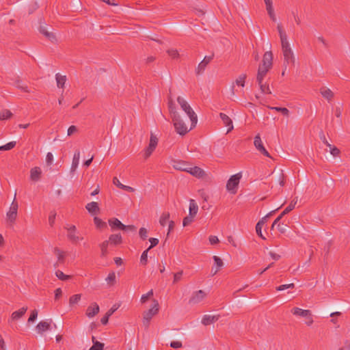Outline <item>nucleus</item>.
Masks as SVG:
<instances>
[{
  "instance_id": "f257e3e1",
  "label": "nucleus",
  "mask_w": 350,
  "mask_h": 350,
  "mask_svg": "<svg viewBox=\"0 0 350 350\" xmlns=\"http://www.w3.org/2000/svg\"><path fill=\"white\" fill-rule=\"evenodd\" d=\"M273 62V54L271 51H267L265 53L262 59V64H260L258 69V73L256 76V81L258 83H260L261 81H263L265 77L267 74L268 71L272 67Z\"/></svg>"
},
{
  "instance_id": "f03ea898",
  "label": "nucleus",
  "mask_w": 350,
  "mask_h": 350,
  "mask_svg": "<svg viewBox=\"0 0 350 350\" xmlns=\"http://www.w3.org/2000/svg\"><path fill=\"white\" fill-rule=\"evenodd\" d=\"M177 102L180 105L181 109L187 114L191 122L190 129L196 126L198 118L196 113L193 111L189 103L181 96L177 98Z\"/></svg>"
},
{
  "instance_id": "7ed1b4c3",
  "label": "nucleus",
  "mask_w": 350,
  "mask_h": 350,
  "mask_svg": "<svg viewBox=\"0 0 350 350\" xmlns=\"http://www.w3.org/2000/svg\"><path fill=\"white\" fill-rule=\"evenodd\" d=\"M172 119L177 133L180 135H185L189 132V129H188L180 114L178 116L174 115V117L172 118Z\"/></svg>"
},
{
  "instance_id": "20e7f679",
  "label": "nucleus",
  "mask_w": 350,
  "mask_h": 350,
  "mask_svg": "<svg viewBox=\"0 0 350 350\" xmlns=\"http://www.w3.org/2000/svg\"><path fill=\"white\" fill-rule=\"evenodd\" d=\"M153 306L147 311L143 313V324L146 328H148L150 321L152 317L157 314L159 312V303L156 299L153 300Z\"/></svg>"
},
{
  "instance_id": "39448f33",
  "label": "nucleus",
  "mask_w": 350,
  "mask_h": 350,
  "mask_svg": "<svg viewBox=\"0 0 350 350\" xmlns=\"http://www.w3.org/2000/svg\"><path fill=\"white\" fill-rule=\"evenodd\" d=\"M64 228L67 230V237L72 243H77L79 241L83 239L82 237L79 235V232L75 225H66Z\"/></svg>"
},
{
  "instance_id": "423d86ee",
  "label": "nucleus",
  "mask_w": 350,
  "mask_h": 350,
  "mask_svg": "<svg viewBox=\"0 0 350 350\" xmlns=\"http://www.w3.org/2000/svg\"><path fill=\"white\" fill-rule=\"evenodd\" d=\"M242 177L241 172L232 175L227 182L226 189L230 193L234 194L237 192V187Z\"/></svg>"
},
{
  "instance_id": "0eeeda50",
  "label": "nucleus",
  "mask_w": 350,
  "mask_h": 350,
  "mask_svg": "<svg viewBox=\"0 0 350 350\" xmlns=\"http://www.w3.org/2000/svg\"><path fill=\"white\" fill-rule=\"evenodd\" d=\"M157 144H158L157 137L151 133L149 145L145 150L144 154L145 159H148L152 154L153 151L155 150V148L157 146Z\"/></svg>"
},
{
  "instance_id": "6e6552de",
  "label": "nucleus",
  "mask_w": 350,
  "mask_h": 350,
  "mask_svg": "<svg viewBox=\"0 0 350 350\" xmlns=\"http://www.w3.org/2000/svg\"><path fill=\"white\" fill-rule=\"evenodd\" d=\"M206 296V293L202 290L195 291L190 297L189 303L193 305L198 304L200 303Z\"/></svg>"
},
{
  "instance_id": "1a4fd4ad",
  "label": "nucleus",
  "mask_w": 350,
  "mask_h": 350,
  "mask_svg": "<svg viewBox=\"0 0 350 350\" xmlns=\"http://www.w3.org/2000/svg\"><path fill=\"white\" fill-rule=\"evenodd\" d=\"M254 146L264 156L267 157H271L268 151L265 149V148L263 146L262 142L261 140V138L260 137V135L258 134L254 137Z\"/></svg>"
},
{
  "instance_id": "9d476101",
  "label": "nucleus",
  "mask_w": 350,
  "mask_h": 350,
  "mask_svg": "<svg viewBox=\"0 0 350 350\" xmlns=\"http://www.w3.org/2000/svg\"><path fill=\"white\" fill-rule=\"evenodd\" d=\"M214 55L212 54L209 56H205L203 60L198 64V68L196 69V74L200 75L204 72L206 66L211 62L213 58Z\"/></svg>"
},
{
  "instance_id": "9b49d317",
  "label": "nucleus",
  "mask_w": 350,
  "mask_h": 350,
  "mask_svg": "<svg viewBox=\"0 0 350 350\" xmlns=\"http://www.w3.org/2000/svg\"><path fill=\"white\" fill-rule=\"evenodd\" d=\"M52 320L40 321L36 327V329L39 334H42L44 332L51 329V323Z\"/></svg>"
},
{
  "instance_id": "f8f14e48",
  "label": "nucleus",
  "mask_w": 350,
  "mask_h": 350,
  "mask_svg": "<svg viewBox=\"0 0 350 350\" xmlns=\"http://www.w3.org/2000/svg\"><path fill=\"white\" fill-rule=\"evenodd\" d=\"M54 254L57 258V262L54 264V267L57 268L59 266V264H63L65 260L66 252L61 250L58 247H55L53 249Z\"/></svg>"
},
{
  "instance_id": "ddd939ff",
  "label": "nucleus",
  "mask_w": 350,
  "mask_h": 350,
  "mask_svg": "<svg viewBox=\"0 0 350 350\" xmlns=\"http://www.w3.org/2000/svg\"><path fill=\"white\" fill-rule=\"evenodd\" d=\"M99 306L96 302H94L88 307L86 310V315L89 318H92L99 312Z\"/></svg>"
},
{
  "instance_id": "4468645a",
  "label": "nucleus",
  "mask_w": 350,
  "mask_h": 350,
  "mask_svg": "<svg viewBox=\"0 0 350 350\" xmlns=\"http://www.w3.org/2000/svg\"><path fill=\"white\" fill-rule=\"evenodd\" d=\"M219 117L221 118L223 124L228 127L227 133L230 132L234 128L232 119L224 113H220Z\"/></svg>"
},
{
  "instance_id": "2eb2a0df",
  "label": "nucleus",
  "mask_w": 350,
  "mask_h": 350,
  "mask_svg": "<svg viewBox=\"0 0 350 350\" xmlns=\"http://www.w3.org/2000/svg\"><path fill=\"white\" fill-rule=\"evenodd\" d=\"M109 224L112 230L118 229L126 230V225L123 224L118 219L113 218L109 220Z\"/></svg>"
},
{
  "instance_id": "dca6fc26",
  "label": "nucleus",
  "mask_w": 350,
  "mask_h": 350,
  "mask_svg": "<svg viewBox=\"0 0 350 350\" xmlns=\"http://www.w3.org/2000/svg\"><path fill=\"white\" fill-rule=\"evenodd\" d=\"M246 78H247L246 74H241L237 78L234 83H233V84L231 87V92H232V95H234V84H236L238 86H241V87L243 88L245 86Z\"/></svg>"
},
{
  "instance_id": "f3484780",
  "label": "nucleus",
  "mask_w": 350,
  "mask_h": 350,
  "mask_svg": "<svg viewBox=\"0 0 350 350\" xmlns=\"http://www.w3.org/2000/svg\"><path fill=\"white\" fill-rule=\"evenodd\" d=\"M188 172L191 174L192 176L198 178H202L205 176V172L202 168L198 166H190Z\"/></svg>"
},
{
  "instance_id": "a211bd4d",
  "label": "nucleus",
  "mask_w": 350,
  "mask_h": 350,
  "mask_svg": "<svg viewBox=\"0 0 350 350\" xmlns=\"http://www.w3.org/2000/svg\"><path fill=\"white\" fill-rule=\"evenodd\" d=\"M273 176L275 177V180L279 183L280 187L284 185L285 176L282 170H274L272 172Z\"/></svg>"
},
{
  "instance_id": "6ab92c4d",
  "label": "nucleus",
  "mask_w": 350,
  "mask_h": 350,
  "mask_svg": "<svg viewBox=\"0 0 350 350\" xmlns=\"http://www.w3.org/2000/svg\"><path fill=\"white\" fill-rule=\"evenodd\" d=\"M42 170L39 167H34L30 170V178L33 181H38L41 178Z\"/></svg>"
},
{
  "instance_id": "aec40b11",
  "label": "nucleus",
  "mask_w": 350,
  "mask_h": 350,
  "mask_svg": "<svg viewBox=\"0 0 350 350\" xmlns=\"http://www.w3.org/2000/svg\"><path fill=\"white\" fill-rule=\"evenodd\" d=\"M291 312L295 316L306 318V317H309V315H310L311 311L309 310H303L301 308L295 307L291 310Z\"/></svg>"
},
{
  "instance_id": "412c9836",
  "label": "nucleus",
  "mask_w": 350,
  "mask_h": 350,
  "mask_svg": "<svg viewBox=\"0 0 350 350\" xmlns=\"http://www.w3.org/2000/svg\"><path fill=\"white\" fill-rule=\"evenodd\" d=\"M219 318V315H204L202 319V323L204 325H208L215 321Z\"/></svg>"
},
{
  "instance_id": "4be33fe9",
  "label": "nucleus",
  "mask_w": 350,
  "mask_h": 350,
  "mask_svg": "<svg viewBox=\"0 0 350 350\" xmlns=\"http://www.w3.org/2000/svg\"><path fill=\"white\" fill-rule=\"evenodd\" d=\"M320 93L322 95V96L327 99L328 101H330L334 98V93L333 92L326 87H322L320 89Z\"/></svg>"
},
{
  "instance_id": "5701e85b",
  "label": "nucleus",
  "mask_w": 350,
  "mask_h": 350,
  "mask_svg": "<svg viewBox=\"0 0 350 350\" xmlns=\"http://www.w3.org/2000/svg\"><path fill=\"white\" fill-rule=\"evenodd\" d=\"M85 208L92 215H96L100 211L98 204L97 202H92L87 204V205L85 206Z\"/></svg>"
},
{
  "instance_id": "b1692460",
  "label": "nucleus",
  "mask_w": 350,
  "mask_h": 350,
  "mask_svg": "<svg viewBox=\"0 0 350 350\" xmlns=\"http://www.w3.org/2000/svg\"><path fill=\"white\" fill-rule=\"evenodd\" d=\"M79 159H80V151L79 150H77L75 152L72 161V165H71V168H70L71 172H74L77 170V168L79 165Z\"/></svg>"
},
{
  "instance_id": "393cba45",
  "label": "nucleus",
  "mask_w": 350,
  "mask_h": 350,
  "mask_svg": "<svg viewBox=\"0 0 350 350\" xmlns=\"http://www.w3.org/2000/svg\"><path fill=\"white\" fill-rule=\"evenodd\" d=\"M27 309V307H23L20 310L12 312L11 319L12 321H17L20 319L25 314Z\"/></svg>"
},
{
  "instance_id": "a878e982",
  "label": "nucleus",
  "mask_w": 350,
  "mask_h": 350,
  "mask_svg": "<svg viewBox=\"0 0 350 350\" xmlns=\"http://www.w3.org/2000/svg\"><path fill=\"white\" fill-rule=\"evenodd\" d=\"M198 211V206L193 199L189 200V215L196 217Z\"/></svg>"
},
{
  "instance_id": "bb28decb",
  "label": "nucleus",
  "mask_w": 350,
  "mask_h": 350,
  "mask_svg": "<svg viewBox=\"0 0 350 350\" xmlns=\"http://www.w3.org/2000/svg\"><path fill=\"white\" fill-rule=\"evenodd\" d=\"M190 166L191 165L188 164L187 162L182 161L175 162V164L174 165L175 169L187 172H188Z\"/></svg>"
},
{
  "instance_id": "cd10ccee",
  "label": "nucleus",
  "mask_w": 350,
  "mask_h": 350,
  "mask_svg": "<svg viewBox=\"0 0 350 350\" xmlns=\"http://www.w3.org/2000/svg\"><path fill=\"white\" fill-rule=\"evenodd\" d=\"M13 85L16 86L18 89L21 90L25 92H30V90L29 89L28 85L19 79H16L13 83Z\"/></svg>"
},
{
  "instance_id": "c85d7f7f",
  "label": "nucleus",
  "mask_w": 350,
  "mask_h": 350,
  "mask_svg": "<svg viewBox=\"0 0 350 350\" xmlns=\"http://www.w3.org/2000/svg\"><path fill=\"white\" fill-rule=\"evenodd\" d=\"M283 55L284 58V61L289 64V63H294L295 62V57L293 53L292 49H289L287 51H282Z\"/></svg>"
},
{
  "instance_id": "c756f323",
  "label": "nucleus",
  "mask_w": 350,
  "mask_h": 350,
  "mask_svg": "<svg viewBox=\"0 0 350 350\" xmlns=\"http://www.w3.org/2000/svg\"><path fill=\"white\" fill-rule=\"evenodd\" d=\"M113 183L116 185L118 187L123 189V190H125V191H129V192H133L134 191V189L130 186H126V185H124L123 184H122L120 183V181L118 180V178L116 177H114L113 179Z\"/></svg>"
},
{
  "instance_id": "7c9ffc66",
  "label": "nucleus",
  "mask_w": 350,
  "mask_h": 350,
  "mask_svg": "<svg viewBox=\"0 0 350 350\" xmlns=\"http://www.w3.org/2000/svg\"><path fill=\"white\" fill-rule=\"evenodd\" d=\"M108 241L111 244L118 245L122 243V236L120 234H111Z\"/></svg>"
},
{
  "instance_id": "2f4dec72",
  "label": "nucleus",
  "mask_w": 350,
  "mask_h": 350,
  "mask_svg": "<svg viewBox=\"0 0 350 350\" xmlns=\"http://www.w3.org/2000/svg\"><path fill=\"white\" fill-rule=\"evenodd\" d=\"M168 108L171 115V118L174 117V115L178 116L179 113L177 111L175 103L172 99L170 98L168 101Z\"/></svg>"
},
{
  "instance_id": "473e14b6",
  "label": "nucleus",
  "mask_w": 350,
  "mask_h": 350,
  "mask_svg": "<svg viewBox=\"0 0 350 350\" xmlns=\"http://www.w3.org/2000/svg\"><path fill=\"white\" fill-rule=\"evenodd\" d=\"M265 3H266V9L268 12V14H269L270 18L272 19V21H275L276 18H275V15L274 14L273 9L272 7V1H265Z\"/></svg>"
},
{
  "instance_id": "72a5a7b5",
  "label": "nucleus",
  "mask_w": 350,
  "mask_h": 350,
  "mask_svg": "<svg viewBox=\"0 0 350 350\" xmlns=\"http://www.w3.org/2000/svg\"><path fill=\"white\" fill-rule=\"evenodd\" d=\"M275 211L271 212L269 214H268L267 216H265V217H263L260 221H259L256 226V232L257 233V234L258 236H261V233H262V226L265 223V220L266 219V218L267 217H269V215H271L272 213H273Z\"/></svg>"
},
{
  "instance_id": "f704fd0d",
  "label": "nucleus",
  "mask_w": 350,
  "mask_h": 350,
  "mask_svg": "<svg viewBox=\"0 0 350 350\" xmlns=\"http://www.w3.org/2000/svg\"><path fill=\"white\" fill-rule=\"evenodd\" d=\"M170 213L168 212L163 213L159 218V224L164 227L167 223H169Z\"/></svg>"
},
{
  "instance_id": "c9c22d12",
  "label": "nucleus",
  "mask_w": 350,
  "mask_h": 350,
  "mask_svg": "<svg viewBox=\"0 0 350 350\" xmlns=\"http://www.w3.org/2000/svg\"><path fill=\"white\" fill-rule=\"evenodd\" d=\"M55 79H56L57 87L62 88L66 83V77L61 75L60 74L57 73L55 75Z\"/></svg>"
},
{
  "instance_id": "e433bc0d",
  "label": "nucleus",
  "mask_w": 350,
  "mask_h": 350,
  "mask_svg": "<svg viewBox=\"0 0 350 350\" xmlns=\"http://www.w3.org/2000/svg\"><path fill=\"white\" fill-rule=\"evenodd\" d=\"M40 31L41 33L48 38L51 41L53 42V40H55V35L53 33L47 31L44 27H40Z\"/></svg>"
},
{
  "instance_id": "4c0bfd02",
  "label": "nucleus",
  "mask_w": 350,
  "mask_h": 350,
  "mask_svg": "<svg viewBox=\"0 0 350 350\" xmlns=\"http://www.w3.org/2000/svg\"><path fill=\"white\" fill-rule=\"evenodd\" d=\"M12 116V113L8 109H3L0 111V120H4L10 118Z\"/></svg>"
},
{
  "instance_id": "58836bf2",
  "label": "nucleus",
  "mask_w": 350,
  "mask_h": 350,
  "mask_svg": "<svg viewBox=\"0 0 350 350\" xmlns=\"http://www.w3.org/2000/svg\"><path fill=\"white\" fill-rule=\"evenodd\" d=\"M258 84L262 93L269 94H271L269 85L263 83V81H261V83Z\"/></svg>"
},
{
  "instance_id": "ea45409f",
  "label": "nucleus",
  "mask_w": 350,
  "mask_h": 350,
  "mask_svg": "<svg viewBox=\"0 0 350 350\" xmlns=\"http://www.w3.org/2000/svg\"><path fill=\"white\" fill-rule=\"evenodd\" d=\"M105 280L109 286H113L116 283L115 272L112 271L109 273Z\"/></svg>"
},
{
  "instance_id": "a19ab883",
  "label": "nucleus",
  "mask_w": 350,
  "mask_h": 350,
  "mask_svg": "<svg viewBox=\"0 0 350 350\" xmlns=\"http://www.w3.org/2000/svg\"><path fill=\"white\" fill-rule=\"evenodd\" d=\"M81 298V294H76L71 296L69 299V305L70 306H72L73 305L77 304Z\"/></svg>"
},
{
  "instance_id": "79ce46f5",
  "label": "nucleus",
  "mask_w": 350,
  "mask_h": 350,
  "mask_svg": "<svg viewBox=\"0 0 350 350\" xmlns=\"http://www.w3.org/2000/svg\"><path fill=\"white\" fill-rule=\"evenodd\" d=\"M269 108L272 110H275L276 111L281 112L285 116H288V115H289V111L286 107H269Z\"/></svg>"
},
{
  "instance_id": "37998d69",
  "label": "nucleus",
  "mask_w": 350,
  "mask_h": 350,
  "mask_svg": "<svg viewBox=\"0 0 350 350\" xmlns=\"http://www.w3.org/2000/svg\"><path fill=\"white\" fill-rule=\"evenodd\" d=\"M94 221L96 226L98 228H104L107 227V224L105 222H104L103 221H102L101 219H100L97 217H94Z\"/></svg>"
},
{
  "instance_id": "c03bdc74",
  "label": "nucleus",
  "mask_w": 350,
  "mask_h": 350,
  "mask_svg": "<svg viewBox=\"0 0 350 350\" xmlns=\"http://www.w3.org/2000/svg\"><path fill=\"white\" fill-rule=\"evenodd\" d=\"M16 194L15 193L14 200L12 202L11 206L10 207V210L8 211L10 213H14L17 214L18 204V202L16 201Z\"/></svg>"
},
{
  "instance_id": "a18cd8bd",
  "label": "nucleus",
  "mask_w": 350,
  "mask_h": 350,
  "mask_svg": "<svg viewBox=\"0 0 350 350\" xmlns=\"http://www.w3.org/2000/svg\"><path fill=\"white\" fill-rule=\"evenodd\" d=\"M109 241H105L100 245L101 250V255L103 256H105L107 254V247L109 245Z\"/></svg>"
},
{
  "instance_id": "49530a36",
  "label": "nucleus",
  "mask_w": 350,
  "mask_h": 350,
  "mask_svg": "<svg viewBox=\"0 0 350 350\" xmlns=\"http://www.w3.org/2000/svg\"><path fill=\"white\" fill-rule=\"evenodd\" d=\"M282 51L291 49L290 44L288 42L287 37L280 39Z\"/></svg>"
},
{
  "instance_id": "de8ad7c7",
  "label": "nucleus",
  "mask_w": 350,
  "mask_h": 350,
  "mask_svg": "<svg viewBox=\"0 0 350 350\" xmlns=\"http://www.w3.org/2000/svg\"><path fill=\"white\" fill-rule=\"evenodd\" d=\"M55 275L58 278L59 280H62V281L67 280L70 278V275L64 274L60 270H57L55 271Z\"/></svg>"
},
{
  "instance_id": "09e8293b",
  "label": "nucleus",
  "mask_w": 350,
  "mask_h": 350,
  "mask_svg": "<svg viewBox=\"0 0 350 350\" xmlns=\"http://www.w3.org/2000/svg\"><path fill=\"white\" fill-rule=\"evenodd\" d=\"M150 250L147 249L144 251L140 257V263L142 265H146L148 262V252Z\"/></svg>"
},
{
  "instance_id": "8fccbe9b",
  "label": "nucleus",
  "mask_w": 350,
  "mask_h": 350,
  "mask_svg": "<svg viewBox=\"0 0 350 350\" xmlns=\"http://www.w3.org/2000/svg\"><path fill=\"white\" fill-rule=\"evenodd\" d=\"M6 217H7V221L8 223H10V224H14V222L15 221V220L16 219L17 214L14 213H10L8 211L6 214Z\"/></svg>"
},
{
  "instance_id": "3c124183",
  "label": "nucleus",
  "mask_w": 350,
  "mask_h": 350,
  "mask_svg": "<svg viewBox=\"0 0 350 350\" xmlns=\"http://www.w3.org/2000/svg\"><path fill=\"white\" fill-rule=\"evenodd\" d=\"M16 142H10L5 145L0 146V150H10L15 147Z\"/></svg>"
},
{
  "instance_id": "603ef678",
  "label": "nucleus",
  "mask_w": 350,
  "mask_h": 350,
  "mask_svg": "<svg viewBox=\"0 0 350 350\" xmlns=\"http://www.w3.org/2000/svg\"><path fill=\"white\" fill-rule=\"evenodd\" d=\"M104 344L98 341L94 342L93 345L89 350H103Z\"/></svg>"
},
{
  "instance_id": "864d4df0",
  "label": "nucleus",
  "mask_w": 350,
  "mask_h": 350,
  "mask_svg": "<svg viewBox=\"0 0 350 350\" xmlns=\"http://www.w3.org/2000/svg\"><path fill=\"white\" fill-rule=\"evenodd\" d=\"M297 202V198H295L291 202V203L288 204V206L284 209L286 211V213H288L292 210H293L295 207Z\"/></svg>"
},
{
  "instance_id": "5fc2aeb1",
  "label": "nucleus",
  "mask_w": 350,
  "mask_h": 350,
  "mask_svg": "<svg viewBox=\"0 0 350 350\" xmlns=\"http://www.w3.org/2000/svg\"><path fill=\"white\" fill-rule=\"evenodd\" d=\"M213 259L215 262V265H216V268L219 269L223 267L224 262L222 260L217 256H213Z\"/></svg>"
},
{
  "instance_id": "6e6d98bb",
  "label": "nucleus",
  "mask_w": 350,
  "mask_h": 350,
  "mask_svg": "<svg viewBox=\"0 0 350 350\" xmlns=\"http://www.w3.org/2000/svg\"><path fill=\"white\" fill-rule=\"evenodd\" d=\"M38 8V5L36 1H31L28 5V13L29 14L33 13Z\"/></svg>"
},
{
  "instance_id": "4d7b16f0",
  "label": "nucleus",
  "mask_w": 350,
  "mask_h": 350,
  "mask_svg": "<svg viewBox=\"0 0 350 350\" xmlns=\"http://www.w3.org/2000/svg\"><path fill=\"white\" fill-rule=\"evenodd\" d=\"M193 218L194 217L191 216L190 215L185 217L183 221V226H189L193 221Z\"/></svg>"
},
{
  "instance_id": "13d9d810",
  "label": "nucleus",
  "mask_w": 350,
  "mask_h": 350,
  "mask_svg": "<svg viewBox=\"0 0 350 350\" xmlns=\"http://www.w3.org/2000/svg\"><path fill=\"white\" fill-rule=\"evenodd\" d=\"M139 237L142 239L145 240L148 237V230L145 228H141L139 231Z\"/></svg>"
},
{
  "instance_id": "bf43d9fd",
  "label": "nucleus",
  "mask_w": 350,
  "mask_h": 350,
  "mask_svg": "<svg viewBox=\"0 0 350 350\" xmlns=\"http://www.w3.org/2000/svg\"><path fill=\"white\" fill-rule=\"evenodd\" d=\"M152 295H153V291L150 290L146 294H144L142 296L141 299H140L141 302L145 303Z\"/></svg>"
},
{
  "instance_id": "052dcab7",
  "label": "nucleus",
  "mask_w": 350,
  "mask_h": 350,
  "mask_svg": "<svg viewBox=\"0 0 350 350\" xmlns=\"http://www.w3.org/2000/svg\"><path fill=\"white\" fill-rule=\"evenodd\" d=\"M167 53L173 59H176L179 57V53L176 49H169Z\"/></svg>"
},
{
  "instance_id": "680f3d73",
  "label": "nucleus",
  "mask_w": 350,
  "mask_h": 350,
  "mask_svg": "<svg viewBox=\"0 0 350 350\" xmlns=\"http://www.w3.org/2000/svg\"><path fill=\"white\" fill-rule=\"evenodd\" d=\"M38 317V310H33L31 312L30 317L28 319V323H32Z\"/></svg>"
},
{
  "instance_id": "e2e57ef3",
  "label": "nucleus",
  "mask_w": 350,
  "mask_h": 350,
  "mask_svg": "<svg viewBox=\"0 0 350 350\" xmlns=\"http://www.w3.org/2000/svg\"><path fill=\"white\" fill-rule=\"evenodd\" d=\"M56 217V213L55 211H51L50 213L49 217V223L51 226H53L55 223V219Z\"/></svg>"
},
{
  "instance_id": "0e129e2a",
  "label": "nucleus",
  "mask_w": 350,
  "mask_h": 350,
  "mask_svg": "<svg viewBox=\"0 0 350 350\" xmlns=\"http://www.w3.org/2000/svg\"><path fill=\"white\" fill-rule=\"evenodd\" d=\"M280 39L287 37L286 32L284 31L281 24H278L277 27Z\"/></svg>"
},
{
  "instance_id": "69168bd1",
  "label": "nucleus",
  "mask_w": 350,
  "mask_h": 350,
  "mask_svg": "<svg viewBox=\"0 0 350 350\" xmlns=\"http://www.w3.org/2000/svg\"><path fill=\"white\" fill-rule=\"evenodd\" d=\"M77 132H78L77 127L75 125H72L68 128V131H67V135L68 136H70Z\"/></svg>"
},
{
  "instance_id": "338daca9",
  "label": "nucleus",
  "mask_w": 350,
  "mask_h": 350,
  "mask_svg": "<svg viewBox=\"0 0 350 350\" xmlns=\"http://www.w3.org/2000/svg\"><path fill=\"white\" fill-rule=\"evenodd\" d=\"M288 213H286V211L284 210L282 213L274 220L271 228L273 229L274 226L281 220V219L283 217L284 215L287 214Z\"/></svg>"
},
{
  "instance_id": "774afa93",
  "label": "nucleus",
  "mask_w": 350,
  "mask_h": 350,
  "mask_svg": "<svg viewBox=\"0 0 350 350\" xmlns=\"http://www.w3.org/2000/svg\"><path fill=\"white\" fill-rule=\"evenodd\" d=\"M149 241L150 243V245L148 248V250L152 249L159 243V239L156 238H150Z\"/></svg>"
}]
</instances>
